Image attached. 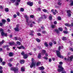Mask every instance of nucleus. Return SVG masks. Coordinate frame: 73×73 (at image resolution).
<instances>
[{
	"instance_id": "33",
	"label": "nucleus",
	"mask_w": 73,
	"mask_h": 73,
	"mask_svg": "<svg viewBox=\"0 0 73 73\" xmlns=\"http://www.w3.org/2000/svg\"><path fill=\"white\" fill-rule=\"evenodd\" d=\"M58 29H59L60 31H63L62 28H61V27L59 28Z\"/></svg>"
},
{
	"instance_id": "8",
	"label": "nucleus",
	"mask_w": 73,
	"mask_h": 73,
	"mask_svg": "<svg viewBox=\"0 0 73 73\" xmlns=\"http://www.w3.org/2000/svg\"><path fill=\"white\" fill-rule=\"evenodd\" d=\"M67 12L68 13L67 15L69 17H70L71 16V14L70 13H71V11L70 10H68L67 11Z\"/></svg>"
},
{
	"instance_id": "17",
	"label": "nucleus",
	"mask_w": 73,
	"mask_h": 73,
	"mask_svg": "<svg viewBox=\"0 0 73 73\" xmlns=\"http://www.w3.org/2000/svg\"><path fill=\"white\" fill-rule=\"evenodd\" d=\"M21 69L22 72H24L25 71V68L24 67H21Z\"/></svg>"
},
{
	"instance_id": "39",
	"label": "nucleus",
	"mask_w": 73,
	"mask_h": 73,
	"mask_svg": "<svg viewBox=\"0 0 73 73\" xmlns=\"http://www.w3.org/2000/svg\"><path fill=\"white\" fill-rule=\"evenodd\" d=\"M52 28H54L56 27V25H52Z\"/></svg>"
},
{
	"instance_id": "53",
	"label": "nucleus",
	"mask_w": 73,
	"mask_h": 73,
	"mask_svg": "<svg viewBox=\"0 0 73 73\" xmlns=\"http://www.w3.org/2000/svg\"><path fill=\"white\" fill-rule=\"evenodd\" d=\"M70 50H71V51H72L73 52V48H70Z\"/></svg>"
},
{
	"instance_id": "6",
	"label": "nucleus",
	"mask_w": 73,
	"mask_h": 73,
	"mask_svg": "<svg viewBox=\"0 0 73 73\" xmlns=\"http://www.w3.org/2000/svg\"><path fill=\"white\" fill-rule=\"evenodd\" d=\"M32 62L30 65V68H33V66H35V63H33V62H34V59L33 58H32Z\"/></svg>"
},
{
	"instance_id": "23",
	"label": "nucleus",
	"mask_w": 73,
	"mask_h": 73,
	"mask_svg": "<svg viewBox=\"0 0 73 73\" xmlns=\"http://www.w3.org/2000/svg\"><path fill=\"white\" fill-rule=\"evenodd\" d=\"M36 41L38 42H40V40L38 38H36Z\"/></svg>"
},
{
	"instance_id": "61",
	"label": "nucleus",
	"mask_w": 73,
	"mask_h": 73,
	"mask_svg": "<svg viewBox=\"0 0 73 73\" xmlns=\"http://www.w3.org/2000/svg\"><path fill=\"white\" fill-rule=\"evenodd\" d=\"M37 35L38 36H40L41 35V34H40V33H38L37 34Z\"/></svg>"
},
{
	"instance_id": "28",
	"label": "nucleus",
	"mask_w": 73,
	"mask_h": 73,
	"mask_svg": "<svg viewBox=\"0 0 73 73\" xmlns=\"http://www.w3.org/2000/svg\"><path fill=\"white\" fill-rule=\"evenodd\" d=\"M4 42V40H2L1 42H0V45H2Z\"/></svg>"
},
{
	"instance_id": "44",
	"label": "nucleus",
	"mask_w": 73,
	"mask_h": 73,
	"mask_svg": "<svg viewBox=\"0 0 73 73\" xmlns=\"http://www.w3.org/2000/svg\"><path fill=\"white\" fill-rule=\"evenodd\" d=\"M46 32L45 31H42V33H43V34H45Z\"/></svg>"
},
{
	"instance_id": "32",
	"label": "nucleus",
	"mask_w": 73,
	"mask_h": 73,
	"mask_svg": "<svg viewBox=\"0 0 73 73\" xmlns=\"http://www.w3.org/2000/svg\"><path fill=\"white\" fill-rule=\"evenodd\" d=\"M62 39L64 41H65V40H66V37H63L62 38Z\"/></svg>"
},
{
	"instance_id": "16",
	"label": "nucleus",
	"mask_w": 73,
	"mask_h": 73,
	"mask_svg": "<svg viewBox=\"0 0 73 73\" xmlns=\"http://www.w3.org/2000/svg\"><path fill=\"white\" fill-rule=\"evenodd\" d=\"M28 57V55L27 54H25L23 56V58H27Z\"/></svg>"
},
{
	"instance_id": "35",
	"label": "nucleus",
	"mask_w": 73,
	"mask_h": 73,
	"mask_svg": "<svg viewBox=\"0 0 73 73\" xmlns=\"http://www.w3.org/2000/svg\"><path fill=\"white\" fill-rule=\"evenodd\" d=\"M49 45L50 46H52V45H53V43L52 42H50L49 43Z\"/></svg>"
},
{
	"instance_id": "58",
	"label": "nucleus",
	"mask_w": 73,
	"mask_h": 73,
	"mask_svg": "<svg viewBox=\"0 0 73 73\" xmlns=\"http://www.w3.org/2000/svg\"><path fill=\"white\" fill-rule=\"evenodd\" d=\"M30 17L31 18H33V17H34V15H31V16H30Z\"/></svg>"
},
{
	"instance_id": "13",
	"label": "nucleus",
	"mask_w": 73,
	"mask_h": 73,
	"mask_svg": "<svg viewBox=\"0 0 73 73\" xmlns=\"http://www.w3.org/2000/svg\"><path fill=\"white\" fill-rule=\"evenodd\" d=\"M38 68L40 70H44L45 69V68H44L43 66L39 67Z\"/></svg>"
},
{
	"instance_id": "63",
	"label": "nucleus",
	"mask_w": 73,
	"mask_h": 73,
	"mask_svg": "<svg viewBox=\"0 0 73 73\" xmlns=\"http://www.w3.org/2000/svg\"><path fill=\"white\" fill-rule=\"evenodd\" d=\"M45 56L46 57H47V56H48V54H47V53H45Z\"/></svg>"
},
{
	"instance_id": "46",
	"label": "nucleus",
	"mask_w": 73,
	"mask_h": 73,
	"mask_svg": "<svg viewBox=\"0 0 73 73\" xmlns=\"http://www.w3.org/2000/svg\"><path fill=\"white\" fill-rule=\"evenodd\" d=\"M14 18H16L17 17V15L15 14L13 15Z\"/></svg>"
},
{
	"instance_id": "50",
	"label": "nucleus",
	"mask_w": 73,
	"mask_h": 73,
	"mask_svg": "<svg viewBox=\"0 0 73 73\" xmlns=\"http://www.w3.org/2000/svg\"><path fill=\"white\" fill-rule=\"evenodd\" d=\"M17 44L19 45H20V42L19 41H17Z\"/></svg>"
},
{
	"instance_id": "47",
	"label": "nucleus",
	"mask_w": 73,
	"mask_h": 73,
	"mask_svg": "<svg viewBox=\"0 0 73 73\" xmlns=\"http://www.w3.org/2000/svg\"><path fill=\"white\" fill-rule=\"evenodd\" d=\"M63 32H64V33H65V34L68 33V31H64Z\"/></svg>"
},
{
	"instance_id": "43",
	"label": "nucleus",
	"mask_w": 73,
	"mask_h": 73,
	"mask_svg": "<svg viewBox=\"0 0 73 73\" xmlns=\"http://www.w3.org/2000/svg\"><path fill=\"white\" fill-rule=\"evenodd\" d=\"M55 8H60V6H58L57 5H55Z\"/></svg>"
},
{
	"instance_id": "59",
	"label": "nucleus",
	"mask_w": 73,
	"mask_h": 73,
	"mask_svg": "<svg viewBox=\"0 0 73 73\" xmlns=\"http://www.w3.org/2000/svg\"><path fill=\"white\" fill-rule=\"evenodd\" d=\"M61 46H59V47H58V50H60L61 49Z\"/></svg>"
},
{
	"instance_id": "49",
	"label": "nucleus",
	"mask_w": 73,
	"mask_h": 73,
	"mask_svg": "<svg viewBox=\"0 0 73 73\" xmlns=\"http://www.w3.org/2000/svg\"><path fill=\"white\" fill-rule=\"evenodd\" d=\"M15 1H16V0H11V1L13 3H15Z\"/></svg>"
},
{
	"instance_id": "9",
	"label": "nucleus",
	"mask_w": 73,
	"mask_h": 73,
	"mask_svg": "<svg viewBox=\"0 0 73 73\" xmlns=\"http://www.w3.org/2000/svg\"><path fill=\"white\" fill-rule=\"evenodd\" d=\"M27 4L30 6H32L33 5V2H29L27 3Z\"/></svg>"
},
{
	"instance_id": "48",
	"label": "nucleus",
	"mask_w": 73,
	"mask_h": 73,
	"mask_svg": "<svg viewBox=\"0 0 73 73\" xmlns=\"http://www.w3.org/2000/svg\"><path fill=\"white\" fill-rule=\"evenodd\" d=\"M9 61L12 62L13 61V58L10 59L9 60Z\"/></svg>"
},
{
	"instance_id": "11",
	"label": "nucleus",
	"mask_w": 73,
	"mask_h": 73,
	"mask_svg": "<svg viewBox=\"0 0 73 73\" xmlns=\"http://www.w3.org/2000/svg\"><path fill=\"white\" fill-rule=\"evenodd\" d=\"M9 44L10 45H15V42H10Z\"/></svg>"
},
{
	"instance_id": "29",
	"label": "nucleus",
	"mask_w": 73,
	"mask_h": 73,
	"mask_svg": "<svg viewBox=\"0 0 73 73\" xmlns=\"http://www.w3.org/2000/svg\"><path fill=\"white\" fill-rule=\"evenodd\" d=\"M5 11L6 12H9V9L8 8H5Z\"/></svg>"
},
{
	"instance_id": "5",
	"label": "nucleus",
	"mask_w": 73,
	"mask_h": 73,
	"mask_svg": "<svg viewBox=\"0 0 73 73\" xmlns=\"http://www.w3.org/2000/svg\"><path fill=\"white\" fill-rule=\"evenodd\" d=\"M24 17L26 19V22L27 23V25H29V22L28 21V20H29V17H28V15H25Z\"/></svg>"
},
{
	"instance_id": "22",
	"label": "nucleus",
	"mask_w": 73,
	"mask_h": 73,
	"mask_svg": "<svg viewBox=\"0 0 73 73\" xmlns=\"http://www.w3.org/2000/svg\"><path fill=\"white\" fill-rule=\"evenodd\" d=\"M65 25L67 27H70L71 26L69 24V23H66L65 24Z\"/></svg>"
},
{
	"instance_id": "1",
	"label": "nucleus",
	"mask_w": 73,
	"mask_h": 73,
	"mask_svg": "<svg viewBox=\"0 0 73 73\" xmlns=\"http://www.w3.org/2000/svg\"><path fill=\"white\" fill-rule=\"evenodd\" d=\"M11 70L14 71V73H18L19 72V68L17 67H12L11 68Z\"/></svg>"
},
{
	"instance_id": "56",
	"label": "nucleus",
	"mask_w": 73,
	"mask_h": 73,
	"mask_svg": "<svg viewBox=\"0 0 73 73\" xmlns=\"http://www.w3.org/2000/svg\"><path fill=\"white\" fill-rule=\"evenodd\" d=\"M59 64L60 65H62V64H63V63L62 62H60L59 63Z\"/></svg>"
},
{
	"instance_id": "64",
	"label": "nucleus",
	"mask_w": 73,
	"mask_h": 73,
	"mask_svg": "<svg viewBox=\"0 0 73 73\" xmlns=\"http://www.w3.org/2000/svg\"><path fill=\"white\" fill-rule=\"evenodd\" d=\"M51 61H52V59H49V62H50Z\"/></svg>"
},
{
	"instance_id": "15",
	"label": "nucleus",
	"mask_w": 73,
	"mask_h": 73,
	"mask_svg": "<svg viewBox=\"0 0 73 73\" xmlns=\"http://www.w3.org/2000/svg\"><path fill=\"white\" fill-rule=\"evenodd\" d=\"M53 17V16H52V15H50V16H49V19L50 20H52V17Z\"/></svg>"
},
{
	"instance_id": "30",
	"label": "nucleus",
	"mask_w": 73,
	"mask_h": 73,
	"mask_svg": "<svg viewBox=\"0 0 73 73\" xmlns=\"http://www.w3.org/2000/svg\"><path fill=\"white\" fill-rule=\"evenodd\" d=\"M42 11H43L44 12H45V13L46 12L48 11V10L45 9H43L42 10Z\"/></svg>"
},
{
	"instance_id": "27",
	"label": "nucleus",
	"mask_w": 73,
	"mask_h": 73,
	"mask_svg": "<svg viewBox=\"0 0 73 73\" xmlns=\"http://www.w3.org/2000/svg\"><path fill=\"white\" fill-rule=\"evenodd\" d=\"M42 53L43 55L45 54V53H45V50H43Z\"/></svg>"
},
{
	"instance_id": "12",
	"label": "nucleus",
	"mask_w": 73,
	"mask_h": 73,
	"mask_svg": "<svg viewBox=\"0 0 73 73\" xmlns=\"http://www.w3.org/2000/svg\"><path fill=\"white\" fill-rule=\"evenodd\" d=\"M18 48H19V49H25V47H24V46H21L20 47H17Z\"/></svg>"
},
{
	"instance_id": "19",
	"label": "nucleus",
	"mask_w": 73,
	"mask_h": 73,
	"mask_svg": "<svg viewBox=\"0 0 73 73\" xmlns=\"http://www.w3.org/2000/svg\"><path fill=\"white\" fill-rule=\"evenodd\" d=\"M14 39L15 40H19V38L17 37H15L14 38Z\"/></svg>"
},
{
	"instance_id": "7",
	"label": "nucleus",
	"mask_w": 73,
	"mask_h": 73,
	"mask_svg": "<svg viewBox=\"0 0 73 73\" xmlns=\"http://www.w3.org/2000/svg\"><path fill=\"white\" fill-rule=\"evenodd\" d=\"M73 58V56H70V57H68V58L67 59L68 61H72V59Z\"/></svg>"
},
{
	"instance_id": "3",
	"label": "nucleus",
	"mask_w": 73,
	"mask_h": 73,
	"mask_svg": "<svg viewBox=\"0 0 73 73\" xmlns=\"http://www.w3.org/2000/svg\"><path fill=\"white\" fill-rule=\"evenodd\" d=\"M0 31L1 32V35L2 36H7V33H5L4 32V30L3 29H1Z\"/></svg>"
},
{
	"instance_id": "54",
	"label": "nucleus",
	"mask_w": 73,
	"mask_h": 73,
	"mask_svg": "<svg viewBox=\"0 0 73 73\" xmlns=\"http://www.w3.org/2000/svg\"><path fill=\"white\" fill-rule=\"evenodd\" d=\"M0 62H3V59L2 58H0Z\"/></svg>"
},
{
	"instance_id": "10",
	"label": "nucleus",
	"mask_w": 73,
	"mask_h": 73,
	"mask_svg": "<svg viewBox=\"0 0 73 73\" xmlns=\"http://www.w3.org/2000/svg\"><path fill=\"white\" fill-rule=\"evenodd\" d=\"M20 2V0H17L15 2V4L16 5H18L19 4V3Z\"/></svg>"
},
{
	"instance_id": "31",
	"label": "nucleus",
	"mask_w": 73,
	"mask_h": 73,
	"mask_svg": "<svg viewBox=\"0 0 73 73\" xmlns=\"http://www.w3.org/2000/svg\"><path fill=\"white\" fill-rule=\"evenodd\" d=\"M44 45L46 46V47H48V44L47 42H45L44 43Z\"/></svg>"
},
{
	"instance_id": "37",
	"label": "nucleus",
	"mask_w": 73,
	"mask_h": 73,
	"mask_svg": "<svg viewBox=\"0 0 73 73\" xmlns=\"http://www.w3.org/2000/svg\"><path fill=\"white\" fill-rule=\"evenodd\" d=\"M25 53H24V51H23L21 53V55H22V56H24V55H25Z\"/></svg>"
},
{
	"instance_id": "62",
	"label": "nucleus",
	"mask_w": 73,
	"mask_h": 73,
	"mask_svg": "<svg viewBox=\"0 0 73 73\" xmlns=\"http://www.w3.org/2000/svg\"><path fill=\"white\" fill-rule=\"evenodd\" d=\"M30 35H31V36H33L34 35V34H33L32 33H30Z\"/></svg>"
},
{
	"instance_id": "14",
	"label": "nucleus",
	"mask_w": 73,
	"mask_h": 73,
	"mask_svg": "<svg viewBox=\"0 0 73 73\" xmlns=\"http://www.w3.org/2000/svg\"><path fill=\"white\" fill-rule=\"evenodd\" d=\"M14 30H15V31H16V32H19V28L17 27H15V28Z\"/></svg>"
},
{
	"instance_id": "4",
	"label": "nucleus",
	"mask_w": 73,
	"mask_h": 73,
	"mask_svg": "<svg viewBox=\"0 0 73 73\" xmlns=\"http://www.w3.org/2000/svg\"><path fill=\"white\" fill-rule=\"evenodd\" d=\"M57 55L58 57L60 58H64V57L62 56H61V54H60V52L59 51H56Z\"/></svg>"
},
{
	"instance_id": "52",
	"label": "nucleus",
	"mask_w": 73,
	"mask_h": 73,
	"mask_svg": "<svg viewBox=\"0 0 73 73\" xmlns=\"http://www.w3.org/2000/svg\"><path fill=\"white\" fill-rule=\"evenodd\" d=\"M7 20L8 22H10V21H11V20H10V19H9V18L7 19Z\"/></svg>"
},
{
	"instance_id": "2",
	"label": "nucleus",
	"mask_w": 73,
	"mask_h": 73,
	"mask_svg": "<svg viewBox=\"0 0 73 73\" xmlns=\"http://www.w3.org/2000/svg\"><path fill=\"white\" fill-rule=\"evenodd\" d=\"M58 67L59 68H60V69H58V71L59 72H62L63 70H64V68L62 67V66L61 65H59L58 66Z\"/></svg>"
},
{
	"instance_id": "45",
	"label": "nucleus",
	"mask_w": 73,
	"mask_h": 73,
	"mask_svg": "<svg viewBox=\"0 0 73 73\" xmlns=\"http://www.w3.org/2000/svg\"><path fill=\"white\" fill-rule=\"evenodd\" d=\"M44 59H45V60H48V58L45 56L44 57Z\"/></svg>"
},
{
	"instance_id": "24",
	"label": "nucleus",
	"mask_w": 73,
	"mask_h": 73,
	"mask_svg": "<svg viewBox=\"0 0 73 73\" xmlns=\"http://www.w3.org/2000/svg\"><path fill=\"white\" fill-rule=\"evenodd\" d=\"M70 5H71V6H73V1L71 0L70 1Z\"/></svg>"
},
{
	"instance_id": "38",
	"label": "nucleus",
	"mask_w": 73,
	"mask_h": 73,
	"mask_svg": "<svg viewBox=\"0 0 73 73\" xmlns=\"http://www.w3.org/2000/svg\"><path fill=\"white\" fill-rule=\"evenodd\" d=\"M38 58H40L41 57V53H39L38 54Z\"/></svg>"
},
{
	"instance_id": "36",
	"label": "nucleus",
	"mask_w": 73,
	"mask_h": 73,
	"mask_svg": "<svg viewBox=\"0 0 73 73\" xmlns=\"http://www.w3.org/2000/svg\"><path fill=\"white\" fill-rule=\"evenodd\" d=\"M36 10H37V11H41V8L38 7L36 9Z\"/></svg>"
},
{
	"instance_id": "57",
	"label": "nucleus",
	"mask_w": 73,
	"mask_h": 73,
	"mask_svg": "<svg viewBox=\"0 0 73 73\" xmlns=\"http://www.w3.org/2000/svg\"><path fill=\"white\" fill-rule=\"evenodd\" d=\"M54 24H55V25H56V24H57V21H55L54 22Z\"/></svg>"
},
{
	"instance_id": "18",
	"label": "nucleus",
	"mask_w": 73,
	"mask_h": 73,
	"mask_svg": "<svg viewBox=\"0 0 73 73\" xmlns=\"http://www.w3.org/2000/svg\"><path fill=\"white\" fill-rule=\"evenodd\" d=\"M2 21L3 24H5V23L6 22V20L5 19H3L2 20Z\"/></svg>"
},
{
	"instance_id": "21",
	"label": "nucleus",
	"mask_w": 73,
	"mask_h": 73,
	"mask_svg": "<svg viewBox=\"0 0 73 73\" xmlns=\"http://www.w3.org/2000/svg\"><path fill=\"white\" fill-rule=\"evenodd\" d=\"M55 32H56L57 33V34H59L60 33V32H59V31H58V29H55Z\"/></svg>"
},
{
	"instance_id": "41",
	"label": "nucleus",
	"mask_w": 73,
	"mask_h": 73,
	"mask_svg": "<svg viewBox=\"0 0 73 73\" xmlns=\"http://www.w3.org/2000/svg\"><path fill=\"white\" fill-rule=\"evenodd\" d=\"M58 20H61V18L60 17H58Z\"/></svg>"
},
{
	"instance_id": "51",
	"label": "nucleus",
	"mask_w": 73,
	"mask_h": 73,
	"mask_svg": "<svg viewBox=\"0 0 73 73\" xmlns=\"http://www.w3.org/2000/svg\"><path fill=\"white\" fill-rule=\"evenodd\" d=\"M5 62H3L2 63V65H5Z\"/></svg>"
},
{
	"instance_id": "26",
	"label": "nucleus",
	"mask_w": 73,
	"mask_h": 73,
	"mask_svg": "<svg viewBox=\"0 0 73 73\" xmlns=\"http://www.w3.org/2000/svg\"><path fill=\"white\" fill-rule=\"evenodd\" d=\"M58 5L61 6L62 5V3L60 2H58Z\"/></svg>"
},
{
	"instance_id": "34",
	"label": "nucleus",
	"mask_w": 73,
	"mask_h": 73,
	"mask_svg": "<svg viewBox=\"0 0 73 73\" xmlns=\"http://www.w3.org/2000/svg\"><path fill=\"white\" fill-rule=\"evenodd\" d=\"M40 64H41V62H39L37 63L36 64V66H38V65H40Z\"/></svg>"
},
{
	"instance_id": "60",
	"label": "nucleus",
	"mask_w": 73,
	"mask_h": 73,
	"mask_svg": "<svg viewBox=\"0 0 73 73\" xmlns=\"http://www.w3.org/2000/svg\"><path fill=\"white\" fill-rule=\"evenodd\" d=\"M16 28H19V24H18L16 25Z\"/></svg>"
},
{
	"instance_id": "20",
	"label": "nucleus",
	"mask_w": 73,
	"mask_h": 73,
	"mask_svg": "<svg viewBox=\"0 0 73 73\" xmlns=\"http://www.w3.org/2000/svg\"><path fill=\"white\" fill-rule=\"evenodd\" d=\"M9 56L10 57H12V56H13V53H12V52H10L9 53Z\"/></svg>"
},
{
	"instance_id": "42",
	"label": "nucleus",
	"mask_w": 73,
	"mask_h": 73,
	"mask_svg": "<svg viewBox=\"0 0 73 73\" xmlns=\"http://www.w3.org/2000/svg\"><path fill=\"white\" fill-rule=\"evenodd\" d=\"M3 25V23L2 22H0V27H2Z\"/></svg>"
},
{
	"instance_id": "40",
	"label": "nucleus",
	"mask_w": 73,
	"mask_h": 73,
	"mask_svg": "<svg viewBox=\"0 0 73 73\" xmlns=\"http://www.w3.org/2000/svg\"><path fill=\"white\" fill-rule=\"evenodd\" d=\"M20 11L21 12H23V11H24V9H23V8H21L20 9Z\"/></svg>"
},
{
	"instance_id": "25",
	"label": "nucleus",
	"mask_w": 73,
	"mask_h": 73,
	"mask_svg": "<svg viewBox=\"0 0 73 73\" xmlns=\"http://www.w3.org/2000/svg\"><path fill=\"white\" fill-rule=\"evenodd\" d=\"M20 62L22 64H24V60H22L20 61Z\"/></svg>"
},
{
	"instance_id": "55",
	"label": "nucleus",
	"mask_w": 73,
	"mask_h": 73,
	"mask_svg": "<svg viewBox=\"0 0 73 73\" xmlns=\"http://www.w3.org/2000/svg\"><path fill=\"white\" fill-rule=\"evenodd\" d=\"M8 65H9V66L10 67H11V66H12V64H11V63H9L8 64Z\"/></svg>"
}]
</instances>
